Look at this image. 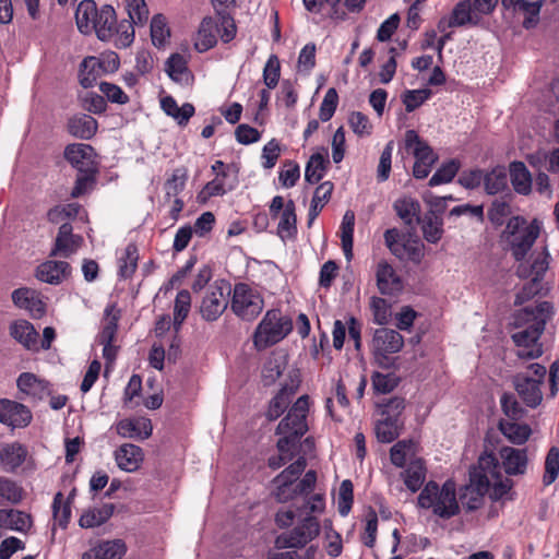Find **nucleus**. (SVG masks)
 <instances>
[{
  "instance_id": "obj_1",
  "label": "nucleus",
  "mask_w": 559,
  "mask_h": 559,
  "mask_svg": "<svg viewBox=\"0 0 559 559\" xmlns=\"http://www.w3.org/2000/svg\"><path fill=\"white\" fill-rule=\"evenodd\" d=\"M551 309L548 301H542L513 313L511 338L518 347L516 356L520 359H536L543 355L544 348L539 338L551 317Z\"/></svg>"
},
{
  "instance_id": "obj_2",
  "label": "nucleus",
  "mask_w": 559,
  "mask_h": 559,
  "mask_svg": "<svg viewBox=\"0 0 559 559\" xmlns=\"http://www.w3.org/2000/svg\"><path fill=\"white\" fill-rule=\"evenodd\" d=\"M540 230L542 223L537 218L528 222L522 216H513L508 221L501 240L516 261H523L539 237Z\"/></svg>"
},
{
  "instance_id": "obj_3",
  "label": "nucleus",
  "mask_w": 559,
  "mask_h": 559,
  "mask_svg": "<svg viewBox=\"0 0 559 559\" xmlns=\"http://www.w3.org/2000/svg\"><path fill=\"white\" fill-rule=\"evenodd\" d=\"M418 506L424 509H430L433 514L450 519L460 511L456 500L455 484L447 480L442 487L435 481H429L418 496Z\"/></svg>"
},
{
  "instance_id": "obj_4",
  "label": "nucleus",
  "mask_w": 559,
  "mask_h": 559,
  "mask_svg": "<svg viewBox=\"0 0 559 559\" xmlns=\"http://www.w3.org/2000/svg\"><path fill=\"white\" fill-rule=\"evenodd\" d=\"M547 370L544 365L533 362L526 371L514 376L513 384L516 393L526 406L536 408L543 402V390Z\"/></svg>"
},
{
  "instance_id": "obj_5",
  "label": "nucleus",
  "mask_w": 559,
  "mask_h": 559,
  "mask_svg": "<svg viewBox=\"0 0 559 559\" xmlns=\"http://www.w3.org/2000/svg\"><path fill=\"white\" fill-rule=\"evenodd\" d=\"M293 329V322L280 310H269L258 324L253 343L258 349H265L282 341Z\"/></svg>"
},
{
  "instance_id": "obj_6",
  "label": "nucleus",
  "mask_w": 559,
  "mask_h": 559,
  "mask_svg": "<svg viewBox=\"0 0 559 559\" xmlns=\"http://www.w3.org/2000/svg\"><path fill=\"white\" fill-rule=\"evenodd\" d=\"M263 307L264 301L258 290L245 283L235 285L230 309L238 318L252 321L261 313Z\"/></svg>"
},
{
  "instance_id": "obj_7",
  "label": "nucleus",
  "mask_w": 559,
  "mask_h": 559,
  "mask_svg": "<svg viewBox=\"0 0 559 559\" xmlns=\"http://www.w3.org/2000/svg\"><path fill=\"white\" fill-rule=\"evenodd\" d=\"M477 468L480 476H486L489 497L492 500H500L510 492L513 483L501 475L499 462L492 453L481 455Z\"/></svg>"
},
{
  "instance_id": "obj_8",
  "label": "nucleus",
  "mask_w": 559,
  "mask_h": 559,
  "mask_svg": "<svg viewBox=\"0 0 559 559\" xmlns=\"http://www.w3.org/2000/svg\"><path fill=\"white\" fill-rule=\"evenodd\" d=\"M404 346L403 336L395 330L380 328L374 331L372 337V353L380 367L391 366L389 355L399 353Z\"/></svg>"
},
{
  "instance_id": "obj_9",
  "label": "nucleus",
  "mask_w": 559,
  "mask_h": 559,
  "mask_svg": "<svg viewBox=\"0 0 559 559\" xmlns=\"http://www.w3.org/2000/svg\"><path fill=\"white\" fill-rule=\"evenodd\" d=\"M230 294V288L224 282H215L211 285L200 306V313L206 321H216L226 310L228 306L227 296Z\"/></svg>"
},
{
  "instance_id": "obj_10",
  "label": "nucleus",
  "mask_w": 559,
  "mask_h": 559,
  "mask_svg": "<svg viewBox=\"0 0 559 559\" xmlns=\"http://www.w3.org/2000/svg\"><path fill=\"white\" fill-rule=\"evenodd\" d=\"M309 411L308 395H301L288 411V414L280 421L277 435H293L301 437L308 430L306 418Z\"/></svg>"
},
{
  "instance_id": "obj_11",
  "label": "nucleus",
  "mask_w": 559,
  "mask_h": 559,
  "mask_svg": "<svg viewBox=\"0 0 559 559\" xmlns=\"http://www.w3.org/2000/svg\"><path fill=\"white\" fill-rule=\"evenodd\" d=\"M320 532V525L317 519L308 515L304 521L288 533L277 538L281 547L300 548L311 542Z\"/></svg>"
},
{
  "instance_id": "obj_12",
  "label": "nucleus",
  "mask_w": 559,
  "mask_h": 559,
  "mask_svg": "<svg viewBox=\"0 0 559 559\" xmlns=\"http://www.w3.org/2000/svg\"><path fill=\"white\" fill-rule=\"evenodd\" d=\"M300 384V374L297 369H289L287 372V379L283 383L281 391L271 401L266 416L270 420H274L281 416L284 409L287 407L289 396L296 392Z\"/></svg>"
},
{
  "instance_id": "obj_13",
  "label": "nucleus",
  "mask_w": 559,
  "mask_h": 559,
  "mask_svg": "<svg viewBox=\"0 0 559 559\" xmlns=\"http://www.w3.org/2000/svg\"><path fill=\"white\" fill-rule=\"evenodd\" d=\"M95 151L90 144L73 143L64 148V158L82 174H92L95 170Z\"/></svg>"
},
{
  "instance_id": "obj_14",
  "label": "nucleus",
  "mask_w": 559,
  "mask_h": 559,
  "mask_svg": "<svg viewBox=\"0 0 559 559\" xmlns=\"http://www.w3.org/2000/svg\"><path fill=\"white\" fill-rule=\"evenodd\" d=\"M486 492H488V481L486 476H480L476 467L471 472L469 484L461 493V502L468 511L476 510L481 507Z\"/></svg>"
},
{
  "instance_id": "obj_15",
  "label": "nucleus",
  "mask_w": 559,
  "mask_h": 559,
  "mask_svg": "<svg viewBox=\"0 0 559 559\" xmlns=\"http://www.w3.org/2000/svg\"><path fill=\"white\" fill-rule=\"evenodd\" d=\"M32 420L31 411L23 404L10 400H0V423L15 427H25Z\"/></svg>"
},
{
  "instance_id": "obj_16",
  "label": "nucleus",
  "mask_w": 559,
  "mask_h": 559,
  "mask_svg": "<svg viewBox=\"0 0 559 559\" xmlns=\"http://www.w3.org/2000/svg\"><path fill=\"white\" fill-rule=\"evenodd\" d=\"M72 231L73 228L69 223L61 224L51 255L69 258L79 250L83 243V238L79 235H74Z\"/></svg>"
},
{
  "instance_id": "obj_17",
  "label": "nucleus",
  "mask_w": 559,
  "mask_h": 559,
  "mask_svg": "<svg viewBox=\"0 0 559 559\" xmlns=\"http://www.w3.org/2000/svg\"><path fill=\"white\" fill-rule=\"evenodd\" d=\"M116 431L122 438L145 440L151 437L153 426L145 417L126 418L116 424Z\"/></svg>"
},
{
  "instance_id": "obj_18",
  "label": "nucleus",
  "mask_w": 559,
  "mask_h": 559,
  "mask_svg": "<svg viewBox=\"0 0 559 559\" xmlns=\"http://www.w3.org/2000/svg\"><path fill=\"white\" fill-rule=\"evenodd\" d=\"M71 273V267L66 261H46L36 269V277L51 285L63 282Z\"/></svg>"
},
{
  "instance_id": "obj_19",
  "label": "nucleus",
  "mask_w": 559,
  "mask_h": 559,
  "mask_svg": "<svg viewBox=\"0 0 559 559\" xmlns=\"http://www.w3.org/2000/svg\"><path fill=\"white\" fill-rule=\"evenodd\" d=\"M115 460L120 469L132 473L140 468L144 453L140 447L124 443L115 451Z\"/></svg>"
},
{
  "instance_id": "obj_20",
  "label": "nucleus",
  "mask_w": 559,
  "mask_h": 559,
  "mask_svg": "<svg viewBox=\"0 0 559 559\" xmlns=\"http://www.w3.org/2000/svg\"><path fill=\"white\" fill-rule=\"evenodd\" d=\"M503 469L508 475H523L527 467V454L524 449L503 447L499 451Z\"/></svg>"
},
{
  "instance_id": "obj_21",
  "label": "nucleus",
  "mask_w": 559,
  "mask_h": 559,
  "mask_svg": "<svg viewBox=\"0 0 559 559\" xmlns=\"http://www.w3.org/2000/svg\"><path fill=\"white\" fill-rule=\"evenodd\" d=\"M288 368V355L284 350L273 352L265 360L261 377L265 385H271L286 371Z\"/></svg>"
},
{
  "instance_id": "obj_22",
  "label": "nucleus",
  "mask_w": 559,
  "mask_h": 559,
  "mask_svg": "<svg viewBox=\"0 0 559 559\" xmlns=\"http://www.w3.org/2000/svg\"><path fill=\"white\" fill-rule=\"evenodd\" d=\"M377 286L381 294L393 295L402 289V282L392 265L382 260L377 264Z\"/></svg>"
},
{
  "instance_id": "obj_23",
  "label": "nucleus",
  "mask_w": 559,
  "mask_h": 559,
  "mask_svg": "<svg viewBox=\"0 0 559 559\" xmlns=\"http://www.w3.org/2000/svg\"><path fill=\"white\" fill-rule=\"evenodd\" d=\"M17 388L22 393L35 401H41L50 394L48 382L31 372H24L19 377Z\"/></svg>"
},
{
  "instance_id": "obj_24",
  "label": "nucleus",
  "mask_w": 559,
  "mask_h": 559,
  "mask_svg": "<svg viewBox=\"0 0 559 559\" xmlns=\"http://www.w3.org/2000/svg\"><path fill=\"white\" fill-rule=\"evenodd\" d=\"M27 456V450L17 442L0 445V465L5 472H14Z\"/></svg>"
},
{
  "instance_id": "obj_25",
  "label": "nucleus",
  "mask_w": 559,
  "mask_h": 559,
  "mask_svg": "<svg viewBox=\"0 0 559 559\" xmlns=\"http://www.w3.org/2000/svg\"><path fill=\"white\" fill-rule=\"evenodd\" d=\"M393 209L396 215L407 225L414 229L420 223V204L412 197L404 195L393 203Z\"/></svg>"
},
{
  "instance_id": "obj_26",
  "label": "nucleus",
  "mask_w": 559,
  "mask_h": 559,
  "mask_svg": "<svg viewBox=\"0 0 559 559\" xmlns=\"http://www.w3.org/2000/svg\"><path fill=\"white\" fill-rule=\"evenodd\" d=\"M126 545L120 539L105 540L83 554L82 559H121Z\"/></svg>"
},
{
  "instance_id": "obj_27",
  "label": "nucleus",
  "mask_w": 559,
  "mask_h": 559,
  "mask_svg": "<svg viewBox=\"0 0 559 559\" xmlns=\"http://www.w3.org/2000/svg\"><path fill=\"white\" fill-rule=\"evenodd\" d=\"M10 334L26 349L34 352L39 349L38 333L31 322L26 320L13 322L10 326Z\"/></svg>"
},
{
  "instance_id": "obj_28",
  "label": "nucleus",
  "mask_w": 559,
  "mask_h": 559,
  "mask_svg": "<svg viewBox=\"0 0 559 559\" xmlns=\"http://www.w3.org/2000/svg\"><path fill=\"white\" fill-rule=\"evenodd\" d=\"M116 22L117 17L114 8L108 4L102 5L97 12L93 31L100 40H109L114 37Z\"/></svg>"
},
{
  "instance_id": "obj_29",
  "label": "nucleus",
  "mask_w": 559,
  "mask_h": 559,
  "mask_svg": "<svg viewBox=\"0 0 559 559\" xmlns=\"http://www.w3.org/2000/svg\"><path fill=\"white\" fill-rule=\"evenodd\" d=\"M32 526L31 515L16 509L0 510V528L26 532Z\"/></svg>"
},
{
  "instance_id": "obj_30",
  "label": "nucleus",
  "mask_w": 559,
  "mask_h": 559,
  "mask_svg": "<svg viewBox=\"0 0 559 559\" xmlns=\"http://www.w3.org/2000/svg\"><path fill=\"white\" fill-rule=\"evenodd\" d=\"M405 148L412 151L415 160L437 162L438 157L432 148L420 139L415 130H407L404 138Z\"/></svg>"
},
{
  "instance_id": "obj_31",
  "label": "nucleus",
  "mask_w": 559,
  "mask_h": 559,
  "mask_svg": "<svg viewBox=\"0 0 559 559\" xmlns=\"http://www.w3.org/2000/svg\"><path fill=\"white\" fill-rule=\"evenodd\" d=\"M187 64L188 60L185 56L173 53L165 63V71L173 81L188 85L192 80V75Z\"/></svg>"
},
{
  "instance_id": "obj_32",
  "label": "nucleus",
  "mask_w": 559,
  "mask_h": 559,
  "mask_svg": "<svg viewBox=\"0 0 559 559\" xmlns=\"http://www.w3.org/2000/svg\"><path fill=\"white\" fill-rule=\"evenodd\" d=\"M160 107L163 111L171 117L179 126H186L190 118L194 115V106L190 103H185L178 106L177 102L171 96H165L160 99Z\"/></svg>"
},
{
  "instance_id": "obj_33",
  "label": "nucleus",
  "mask_w": 559,
  "mask_h": 559,
  "mask_svg": "<svg viewBox=\"0 0 559 559\" xmlns=\"http://www.w3.org/2000/svg\"><path fill=\"white\" fill-rule=\"evenodd\" d=\"M96 3L93 0H83L79 3L75 11V21L79 31L82 34H90L95 27V20L97 17Z\"/></svg>"
},
{
  "instance_id": "obj_34",
  "label": "nucleus",
  "mask_w": 559,
  "mask_h": 559,
  "mask_svg": "<svg viewBox=\"0 0 559 559\" xmlns=\"http://www.w3.org/2000/svg\"><path fill=\"white\" fill-rule=\"evenodd\" d=\"M549 266V253L545 249L542 253H538L531 265L521 263L518 267V275L520 277H531L532 281L540 283L543 276Z\"/></svg>"
},
{
  "instance_id": "obj_35",
  "label": "nucleus",
  "mask_w": 559,
  "mask_h": 559,
  "mask_svg": "<svg viewBox=\"0 0 559 559\" xmlns=\"http://www.w3.org/2000/svg\"><path fill=\"white\" fill-rule=\"evenodd\" d=\"M510 179L515 192L526 195L532 191V175L522 162H512L509 167Z\"/></svg>"
},
{
  "instance_id": "obj_36",
  "label": "nucleus",
  "mask_w": 559,
  "mask_h": 559,
  "mask_svg": "<svg viewBox=\"0 0 559 559\" xmlns=\"http://www.w3.org/2000/svg\"><path fill=\"white\" fill-rule=\"evenodd\" d=\"M216 31L217 24L212 17L203 19L194 39L195 49L204 52L214 47L216 44Z\"/></svg>"
},
{
  "instance_id": "obj_37",
  "label": "nucleus",
  "mask_w": 559,
  "mask_h": 559,
  "mask_svg": "<svg viewBox=\"0 0 559 559\" xmlns=\"http://www.w3.org/2000/svg\"><path fill=\"white\" fill-rule=\"evenodd\" d=\"M68 130L75 138L88 140L97 131V121L88 115L75 116L69 120Z\"/></svg>"
},
{
  "instance_id": "obj_38",
  "label": "nucleus",
  "mask_w": 559,
  "mask_h": 559,
  "mask_svg": "<svg viewBox=\"0 0 559 559\" xmlns=\"http://www.w3.org/2000/svg\"><path fill=\"white\" fill-rule=\"evenodd\" d=\"M115 507L111 503L103 504L99 508H93L84 511L79 520L82 528H92L107 522L114 514Z\"/></svg>"
},
{
  "instance_id": "obj_39",
  "label": "nucleus",
  "mask_w": 559,
  "mask_h": 559,
  "mask_svg": "<svg viewBox=\"0 0 559 559\" xmlns=\"http://www.w3.org/2000/svg\"><path fill=\"white\" fill-rule=\"evenodd\" d=\"M402 427L403 423L401 419L380 416L374 424V433L380 442L390 443L400 436Z\"/></svg>"
},
{
  "instance_id": "obj_40",
  "label": "nucleus",
  "mask_w": 559,
  "mask_h": 559,
  "mask_svg": "<svg viewBox=\"0 0 559 559\" xmlns=\"http://www.w3.org/2000/svg\"><path fill=\"white\" fill-rule=\"evenodd\" d=\"M499 430L510 442L514 444L525 443L532 433V429L528 425L518 424L516 420H501L499 424Z\"/></svg>"
},
{
  "instance_id": "obj_41",
  "label": "nucleus",
  "mask_w": 559,
  "mask_h": 559,
  "mask_svg": "<svg viewBox=\"0 0 559 559\" xmlns=\"http://www.w3.org/2000/svg\"><path fill=\"white\" fill-rule=\"evenodd\" d=\"M333 191V183L330 181L322 182L314 191L308 213V227L312 225L324 204L330 200Z\"/></svg>"
},
{
  "instance_id": "obj_42",
  "label": "nucleus",
  "mask_w": 559,
  "mask_h": 559,
  "mask_svg": "<svg viewBox=\"0 0 559 559\" xmlns=\"http://www.w3.org/2000/svg\"><path fill=\"white\" fill-rule=\"evenodd\" d=\"M424 238L431 243H437L443 235V222L433 211L428 212L420 218Z\"/></svg>"
},
{
  "instance_id": "obj_43",
  "label": "nucleus",
  "mask_w": 559,
  "mask_h": 559,
  "mask_svg": "<svg viewBox=\"0 0 559 559\" xmlns=\"http://www.w3.org/2000/svg\"><path fill=\"white\" fill-rule=\"evenodd\" d=\"M355 226V214L352 211L345 212L340 227L342 249L347 261L353 259V235Z\"/></svg>"
},
{
  "instance_id": "obj_44",
  "label": "nucleus",
  "mask_w": 559,
  "mask_h": 559,
  "mask_svg": "<svg viewBox=\"0 0 559 559\" xmlns=\"http://www.w3.org/2000/svg\"><path fill=\"white\" fill-rule=\"evenodd\" d=\"M405 486L413 492L417 491L425 481L426 468L421 460H411L408 467L402 474Z\"/></svg>"
},
{
  "instance_id": "obj_45",
  "label": "nucleus",
  "mask_w": 559,
  "mask_h": 559,
  "mask_svg": "<svg viewBox=\"0 0 559 559\" xmlns=\"http://www.w3.org/2000/svg\"><path fill=\"white\" fill-rule=\"evenodd\" d=\"M329 164V160L326 159V152L324 153H316L311 155L310 159L308 160L305 169V179L309 183H317L319 182L326 169V165Z\"/></svg>"
},
{
  "instance_id": "obj_46",
  "label": "nucleus",
  "mask_w": 559,
  "mask_h": 559,
  "mask_svg": "<svg viewBox=\"0 0 559 559\" xmlns=\"http://www.w3.org/2000/svg\"><path fill=\"white\" fill-rule=\"evenodd\" d=\"M485 190L488 194H497L508 187L507 173L503 167H496L483 176Z\"/></svg>"
},
{
  "instance_id": "obj_47",
  "label": "nucleus",
  "mask_w": 559,
  "mask_h": 559,
  "mask_svg": "<svg viewBox=\"0 0 559 559\" xmlns=\"http://www.w3.org/2000/svg\"><path fill=\"white\" fill-rule=\"evenodd\" d=\"M102 73V62L95 57H87L81 63L80 83L87 88L94 85Z\"/></svg>"
},
{
  "instance_id": "obj_48",
  "label": "nucleus",
  "mask_w": 559,
  "mask_h": 559,
  "mask_svg": "<svg viewBox=\"0 0 559 559\" xmlns=\"http://www.w3.org/2000/svg\"><path fill=\"white\" fill-rule=\"evenodd\" d=\"M280 222L277 226V233L282 238L292 237L296 233V213H295V203L289 200L285 209L278 215Z\"/></svg>"
},
{
  "instance_id": "obj_49",
  "label": "nucleus",
  "mask_w": 559,
  "mask_h": 559,
  "mask_svg": "<svg viewBox=\"0 0 559 559\" xmlns=\"http://www.w3.org/2000/svg\"><path fill=\"white\" fill-rule=\"evenodd\" d=\"M454 21V25L462 26L467 23H477L479 15L475 12V9L469 0L459 2L450 15Z\"/></svg>"
},
{
  "instance_id": "obj_50",
  "label": "nucleus",
  "mask_w": 559,
  "mask_h": 559,
  "mask_svg": "<svg viewBox=\"0 0 559 559\" xmlns=\"http://www.w3.org/2000/svg\"><path fill=\"white\" fill-rule=\"evenodd\" d=\"M400 253H393L400 260L419 263L424 257L423 245L416 239H403L399 246Z\"/></svg>"
},
{
  "instance_id": "obj_51",
  "label": "nucleus",
  "mask_w": 559,
  "mask_h": 559,
  "mask_svg": "<svg viewBox=\"0 0 559 559\" xmlns=\"http://www.w3.org/2000/svg\"><path fill=\"white\" fill-rule=\"evenodd\" d=\"M52 511L55 525L66 528L71 516L70 500L66 501L63 495L58 492L53 498Z\"/></svg>"
},
{
  "instance_id": "obj_52",
  "label": "nucleus",
  "mask_w": 559,
  "mask_h": 559,
  "mask_svg": "<svg viewBox=\"0 0 559 559\" xmlns=\"http://www.w3.org/2000/svg\"><path fill=\"white\" fill-rule=\"evenodd\" d=\"M115 312V306L110 305L105 309V323L98 335L99 343H112L118 328V314Z\"/></svg>"
},
{
  "instance_id": "obj_53",
  "label": "nucleus",
  "mask_w": 559,
  "mask_h": 559,
  "mask_svg": "<svg viewBox=\"0 0 559 559\" xmlns=\"http://www.w3.org/2000/svg\"><path fill=\"white\" fill-rule=\"evenodd\" d=\"M23 497V489L13 480L0 476V506L7 502L19 503Z\"/></svg>"
},
{
  "instance_id": "obj_54",
  "label": "nucleus",
  "mask_w": 559,
  "mask_h": 559,
  "mask_svg": "<svg viewBox=\"0 0 559 559\" xmlns=\"http://www.w3.org/2000/svg\"><path fill=\"white\" fill-rule=\"evenodd\" d=\"M415 453V443L413 441H399L390 451L392 464L397 467L404 466L407 460H411Z\"/></svg>"
},
{
  "instance_id": "obj_55",
  "label": "nucleus",
  "mask_w": 559,
  "mask_h": 559,
  "mask_svg": "<svg viewBox=\"0 0 559 559\" xmlns=\"http://www.w3.org/2000/svg\"><path fill=\"white\" fill-rule=\"evenodd\" d=\"M191 306L190 293L186 289L180 290L177 294L174 307V325L176 330H179L182 322L187 318Z\"/></svg>"
},
{
  "instance_id": "obj_56",
  "label": "nucleus",
  "mask_w": 559,
  "mask_h": 559,
  "mask_svg": "<svg viewBox=\"0 0 559 559\" xmlns=\"http://www.w3.org/2000/svg\"><path fill=\"white\" fill-rule=\"evenodd\" d=\"M115 45L119 48L129 47L134 40V23L130 20H122L115 26Z\"/></svg>"
},
{
  "instance_id": "obj_57",
  "label": "nucleus",
  "mask_w": 559,
  "mask_h": 559,
  "mask_svg": "<svg viewBox=\"0 0 559 559\" xmlns=\"http://www.w3.org/2000/svg\"><path fill=\"white\" fill-rule=\"evenodd\" d=\"M372 388L377 393L388 394L392 392L400 382V378L394 373L373 372L371 376Z\"/></svg>"
},
{
  "instance_id": "obj_58",
  "label": "nucleus",
  "mask_w": 559,
  "mask_h": 559,
  "mask_svg": "<svg viewBox=\"0 0 559 559\" xmlns=\"http://www.w3.org/2000/svg\"><path fill=\"white\" fill-rule=\"evenodd\" d=\"M169 36L170 32L167 27L165 17L160 14L154 15L151 21V37L153 44L156 47H162L165 45Z\"/></svg>"
},
{
  "instance_id": "obj_59",
  "label": "nucleus",
  "mask_w": 559,
  "mask_h": 559,
  "mask_svg": "<svg viewBox=\"0 0 559 559\" xmlns=\"http://www.w3.org/2000/svg\"><path fill=\"white\" fill-rule=\"evenodd\" d=\"M138 248L133 243H129L123 255L119 259V271L121 276L129 277L131 276L138 264Z\"/></svg>"
},
{
  "instance_id": "obj_60",
  "label": "nucleus",
  "mask_w": 559,
  "mask_h": 559,
  "mask_svg": "<svg viewBox=\"0 0 559 559\" xmlns=\"http://www.w3.org/2000/svg\"><path fill=\"white\" fill-rule=\"evenodd\" d=\"M129 20L142 26L148 19V9L144 0H126Z\"/></svg>"
},
{
  "instance_id": "obj_61",
  "label": "nucleus",
  "mask_w": 559,
  "mask_h": 559,
  "mask_svg": "<svg viewBox=\"0 0 559 559\" xmlns=\"http://www.w3.org/2000/svg\"><path fill=\"white\" fill-rule=\"evenodd\" d=\"M459 168L460 164L454 159L443 164L430 178L429 186L435 187L450 182L456 175Z\"/></svg>"
},
{
  "instance_id": "obj_62",
  "label": "nucleus",
  "mask_w": 559,
  "mask_h": 559,
  "mask_svg": "<svg viewBox=\"0 0 559 559\" xmlns=\"http://www.w3.org/2000/svg\"><path fill=\"white\" fill-rule=\"evenodd\" d=\"M430 96H431V91L428 88L411 90V91H406L403 94L402 100H403V104L405 105L406 111L412 112L416 108H418L420 105H423Z\"/></svg>"
},
{
  "instance_id": "obj_63",
  "label": "nucleus",
  "mask_w": 559,
  "mask_h": 559,
  "mask_svg": "<svg viewBox=\"0 0 559 559\" xmlns=\"http://www.w3.org/2000/svg\"><path fill=\"white\" fill-rule=\"evenodd\" d=\"M559 474V451L551 448L545 461V474L543 481L546 486L552 484Z\"/></svg>"
},
{
  "instance_id": "obj_64",
  "label": "nucleus",
  "mask_w": 559,
  "mask_h": 559,
  "mask_svg": "<svg viewBox=\"0 0 559 559\" xmlns=\"http://www.w3.org/2000/svg\"><path fill=\"white\" fill-rule=\"evenodd\" d=\"M501 407L508 420H519L524 417L525 411L513 395L503 394L501 397Z\"/></svg>"
}]
</instances>
